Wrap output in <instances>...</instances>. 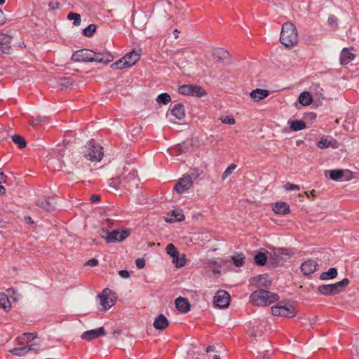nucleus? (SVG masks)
Wrapping results in <instances>:
<instances>
[{"mask_svg":"<svg viewBox=\"0 0 359 359\" xmlns=\"http://www.w3.org/2000/svg\"><path fill=\"white\" fill-rule=\"evenodd\" d=\"M106 332L103 327H98L94 330H90L84 332L81 337L82 339H85L87 341H91L95 339H97L101 336H105Z\"/></svg>","mask_w":359,"mask_h":359,"instance_id":"nucleus-12","label":"nucleus"},{"mask_svg":"<svg viewBox=\"0 0 359 359\" xmlns=\"http://www.w3.org/2000/svg\"><path fill=\"white\" fill-rule=\"evenodd\" d=\"M114 60V56L110 52H98L93 51V62H97L103 64H107Z\"/></svg>","mask_w":359,"mask_h":359,"instance_id":"nucleus-16","label":"nucleus"},{"mask_svg":"<svg viewBox=\"0 0 359 359\" xmlns=\"http://www.w3.org/2000/svg\"><path fill=\"white\" fill-rule=\"evenodd\" d=\"M140 59V55L133 50L124 56V60L128 62V66L132 67L135 65Z\"/></svg>","mask_w":359,"mask_h":359,"instance_id":"nucleus-26","label":"nucleus"},{"mask_svg":"<svg viewBox=\"0 0 359 359\" xmlns=\"http://www.w3.org/2000/svg\"><path fill=\"white\" fill-rule=\"evenodd\" d=\"M36 205L48 212L52 211L55 208V202L53 198H48V199L39 201Z\"/></svg>","mask_w":359,"mask_h":359,"instance_id":"nucleus-25","label":"nucleus"},{"mask_svg":"<svg viewBox=\"0 0 359 359\" xmlns=\"http://www.w3.org/2000/svg\"><path fill=\"white\" fill-rule=\"evenodd\" d=\"M293 255V253L290 252L287 248H276L269 252V258L271 259L276 264H282L284 261L287 260Z\"/></svg>","mask_w":359,"mask_h":359,"instance_id":"nucleus-8","label":"nucleus"},{"mask_svg":"<svg viewBox=\"0 0 359 359\" xmlns=\"http://www.w3.org/2000/svg\"><path fill=\"white\" fill-rule=\"evenodd\" d=\"M284 189L285 190H299V187L297 184H293L291 183H287L284 185Z\"/></svg>","mask_w":359,"mask_h":359,"instance_id":"nucleus-50","label":"nucleus"},{"mask_svg":"<svg viewBox=\"0 0 359 359\" xmlns=\"http://www.w3.org/2000/svg\"><path fill=\"white\" fill-rule=\"evenodd\" d=\"M213 57L217 62H223L229 57V53L226 50L219 48L215 50Z\"/></svg>","mask_w":359,"mask_h":359,"instance_id":"nucleus-24","label":"nucleus"},{"mask_svg":"<svg viewBox=\"0 0 359 359\" xmlns=\"http://www.w3.org/2000/svg\"><path fill=\"white\" fill-rule=\"evenodd\" d=\"M90 200L93 203H97L100 201V196L99 195H92Z\"/></svg>","mask_w":359,"mask_h":359,"instance_id":"nucleus-55","label":"nucleus"},{"mask_svg":"<svg viewBox=\"0 0 359 359\" xmlns=\"http://www.w3.org/2000/svg\"><path fill=\"white\" fill-rule=\"evenodd\" d=\"M109 185L111 187H113L116 189L120 188L121 187V180L118 177L117 178H111L109 181Z\"/></svg>","mask_w":359,"mask_h":359,"instance_id":"nucleus-44","label":"nucleus"},{"mask_svg":"<svg viewBox=\"0 0 359 359\" xmlns=\"http://www.w3.org/2000/svg\"><path fill=\"white\" fill-rule=\"evenodd\" d=\"M110 293L111 290L107 288L104 289L98 296L100 299V304L103 306L104 310L109 309L115 304V301L109 297Z\"/></svg>","mask_w":359,"mask_h":359,"instance_id":"nucleus-14","label":"nucleus"},{"mask_svg":"<svg viewBox=\"0 0 359 359\" xmlns=\"http://www.w3.org/2000/svg\"><path fill=\"white\" fill-rule=\"evenodd\" d=\"M267 260V256L263 252L257 253L255 257V262L259 266L265 265Z\"/></svg>","mask_w":359,"mask_h":359,"instance_id":"nucleus-35","label":"nucleus"},{"mask_svg":"<svg viewBox=\"0 0 359 359\" xmlns=\"http://www.w3.org/2000/svg\"><path fill=\"white\" fill-rule=\"evenodd\" d=\"M43 122H44V120L43 119V118L37 117V118H32V122H31V125L33 127H38L39 126L42 124V123H43Z\"/></svg>","mask_w":359,"mask_h":359,"instance_id":"nucleus-49","label":"nucleus"},{"mask_svg":"<svg viewBox=\"0 0 359 359\" xmlns=\"http://www.w3.org/2000/svg\"><path fill=\"white\" fill-rule=\"evenodd\" d=\"M318 264L313 260H307L302 264L301 270L306 276L314 273L318 267Z\"/></svg>","mask_w":359,"mask_h":359,"instance_id":"nucleus-18","label":"nucleus"},{"mask_svg":"<svg viewBox=\"0 0 359 359\" xmlns=\"http://www.w3.org/2000/svg\"><path fill=\"white\" fill-rule=\"evenodd\" d=\"M118 274L121 278H128L130 277V273L127 270H121L118 271Z\"/></svg>","mask_w":359,"mask_h":359,"instance_id":"nucleus-54","label":"nucleus"},{"mask_svg":"<svg viewBox=\"0 0 359 359\" xmlns=\"http://www.w3.org/2000/svg\"><path fill=\"white\" fill-rule=\"evenodd\" d=\"M0 306L6 311H8L11 308L8 297L5 293H0Z\"/></svg>","mask_w":359,"mask_h":359,"instance_id":"nucleus-29","label":"nucleus"},{"mask_svg":"<svg viewBox=\"0 0 359 359\" xmlns=\"http://www.w3.org/2000/svg\"><path fill=\"white\" fill-rule=\"evenodd\" d=\"M184 50L183 49H178L177 50L170 53V57H171V59L172 60H175L176 59V56L178 53H180V52H182Z\"/></svg>","mask_w":359,"mask_h":359,"instance_id":"nucleus-56","label":"nucleus"},{"mask_svg":"<svg viewBox=\"0 0 359 359\" xmlns=\"http://www.w3.org/2000/svg\"><path fill=\"white\" fill-rule=\"evenodd\" d=\"M7 177L3 172H0V184L5 183L6 182Z\"/></svg>","mask_w":359,"mask_h":359,"instance_id":"nucleus-57","label":"nucleus"},{"mask_svg":"<svg viewBox=\"0 0 359 359\" xmlns=\"http://www.w3.org/2000/svg\"><path fill=\"white\" fill-rule=\"evenodd\" d=\"M11 50V47L7 42H4L3 39L0 38V54H8Z\"/></svg>","mask_w":359,"mask_h":359,"instance_id":"nucleus-42","label":"nucleus"},{"mask_svg":"<svg viewBox=\"0 0 359 359\" xmlns=\"http://www.w3.org/2000/svg\"><path fill=\"white\" fill-rule=\"evenodd\" d=\"M353 49L344 48L341 52L340 54V64L342 65H346L350 63L352 60L355 57V54L352 53L351 50Z\"/></svg>","mask_w":359,"mask_h":359,"instance_id":"nucleus-17","label":"nucleus"},{"mask_svg":"<svg viewBox=\"0 0 359 359\" xmlns=\"http://www.w3.org/2000/svg\"><path fill=\"white\" fill-rule=\"evenodd\" d=\"M192 85H183L179 88V93L184 95H191Z\"/></svg>","mask_w":359,"mask_h":359,"instance_id":"nucleus-45","label":"nucleus"},{"mask_svg":"<svg viewBox=\"0 0 359 359\" xmlns=\"http://www.w3.org/2000/svg\"><path fill=\"white\" fill-rule=\"evenodd\" d=\"M130 232L129 229H116L107 232L104 238L107 243L121 242L128 238L130 235Z\"/></svg>","mask_w":359,"mask_h":359,"instance_id":"nucleus-7","label":"nucleus"},{"mask_svg":"<svg viewBox=\"0 0 359 359\" xmlns=\"http://www.w3.org/2000/svg\"><path fill=\"white\" fill-rule=\"evenodd\" d=\"M299 102L303 106H308L311 104L313 97L309 92H302L299 96Z\"/></svg>","mask_w":359,"mask_h":359,"instance_id":"nucleus-27","label":"nucleus"},{"mask_svg":"<svg viewBox=\"0 0 359 359\" xmlns=\"http://www.w3.org/2000/svg\"><path fill=\"white\" fill-rule=\"evenodd\" d=\"M269 95V90L265 89L257 88L255 90H253L250 93V96L252 98V100H253L254 102H259L263 99L266 98V97H268Z\"/></svg>","mask_w":359,"mask_h":359,"instance_id":"nucleus-19","label":"nucleus"},{"mask_svg":"<svg viewBox=\"0 0 359 359\" xmlns=\"http://www.w3.org/2000/svg\"><path fill=\"white\" fill-rule=\"evenodd\" d=\"M221 121L225 124L233 125L236 123V120L232 116H226L223 118H221Z\"/></svg>","mask_w":359,"mask_h":359,"instance_id":"nucleus-47","label":"nucleus"},{"mask_svg":"<svg viewBox=\"0 0 359 359\" xmlns=\"http://www.w3.org/2000/svg\"><path fill=\"white\" fill-rule=\"evenodd\" d=\"M13 142L18 145V148L23 149L26 147L27 142L25 139L19 135H14L11 137Z\"/></svg>","mask_w":359,"mask_h":359,"instance_id":"nucleus-32","label":"nucleus"},{"mask_svg":"<svg viewBox=\"0 0 359 359\" xmlns=\"http://www.w3.org/2000/svg\"><path fill=\"white\" fill-rule=\"evenodd\" d=\"M165 250L167 254L169 255L171 257H172V259L176 258L177 255H179V252L177 249L172 243L168 244L165 248Z\"/></svg>","mask_w":359,"mask_h":359,"instance_id":"nucleus-36","label":"nucleus"},{"mask_svg":"<svg viewBox=\"0 0 359 359\" xmlns=\"http://www.w3.org/2000/svg\"><path fill=\"white\" fill-rule=\"evenodd\" d=\"M85 264L88 266H95L98 264V260L95 258H93L87 261Z\"/></svg>","mask_w":359,"mask_h":359,"instance_id":"nucleus-53","label":"nucleus"},{"mask_svg":"<svg viewBox=\"0 0 359 359\" xmlns=\"http://www.w3.org/2000/svg\"><path fill=\"white\" fill-rule=\"evenodd\" d=\"M6 21V18L3 11L0 9V25H3Z\"/></svg>","mask_w":359,"mask_h":359,"instance_id":"nucleus-58","label":"nucleus"},{"mask_svg":"<svg viewBox=\"0 0 359 359\" xmlns=\"http://www.w3.org/2000/svg\"><path fill=\"white\" fill-rule=\"evenodd\" d=\"M128 62L126 60H124V57H123L121 59L118 60L116 62L111 65V67L112 69H123L126 67H130V66H128Z\"/></svg>","mask_w":359,"mask_h":359,"instance_id":"nucleus-38","label":"nucleus"},{"mask_svg":"<svg viewBox=\"0 0 359 359\" xmlns=\"http://www.w3.org/2000/svg\"><path fill=\"white\" fill-rule=\"evenodd\" d=\"M103 155L104 152L102 147L94 143H90L79 156V160L77 161L76 165L81 162V163L79 165V167L85 168L84 164L86 163V161H100Z\"/></svg>","mask_w":359,"mask_h":359,"instance_id":"nucleus-1","label":"nucleus"},{"mask_svg":"<svg viewBox=\"0 0 359 359\" xmlns=\"http://www.w3.org/2000/svg\"><path fill=\"white\" fill-rule=\"evenodd\" d=\"M175 306L177 309L182 313H187L190 309V304L189 301L184 297H178L175 299Z\"/></svg>","mask_w":359,"mask_h":359,"instance_id":"nucleus-21","label":"nucleus"},{"mask_svg":"<svg viewBox=\"0 0 359 359\" xmlns=\"http://www.w3.org/2000/svg\"><path fill=\"white\" fill-rule=\"evenodd\" d=\"M273 210L279 215H287L289 214L290 206L285 202H278L273 206Z\"/></svg>","mask_w":359,"mask_h":359,"instance_id":"nucleus-23","label":"nucleus"},{"mask_svg":"<svg viewBox=\"0 0 359 359\" xmlns=\"http://www.w3.org/2000/svg\"><path fill=\"white\" fill-rule=\"evenodd\" d=\"M273 316L286 318H292L296 316V311L293 306L286 301L278 302L275 306L271 308Z\"/></svg>","mask_w":359,"mask_h":359,"instance_id":"nucleus-4","label":"nucleus"},{"mask_svg":"<svg viewBox=\"0 0 359 359\" xmlns=\"http://www.w3.org/2000/svg\"><path fill=\"white\" fill-rule=\"evenodd\" d=\"M170 113L175 118V119H170V121L176 123L175 120L182 121L185 117L184 107L181 103L176 104L170 109Z\"/></svg>","mask_w":359,"mask_h":359,"instance_id":"nucleus-13","label":"nucleus"},{"mask_svg":"<svg viewBox=\"0 0 359 359\" xmlns=\"http://www.w3.org/2000/svg\"><path fill=\"white\" fill-rule=\"evenodd\" d=\"M329 172L330 178L334 181H338L344 177V171L340 169L327 171Z\"/></svg>","mask_w":359,"mask_h":359,"instance_id":"nucleus-30","label":"nucleus"},{"mask_svg":"<svg viewBox=\"0 0 359 359\" xmlns=\"http://www.w3.org/2000/svg\"><path fill=\"white\" fill-rule=\"evenodd\" d=\"M263 359H269V356L266 353H264L263 355Z\"/></svg>","mask_w":359,"mask_h":359,"instance_id":"nucleus-64","label":"nucleus"},{"mask_svg":"<svg viewBox=\"0 0 359 359\" xmlns=\"http://www.w3.org/2000/svg\"><path fill=\"white\" fill-rule=\"evenodd\" d=\"M172 262L177 268L184 266L186 264L185 255H177L176 258L172 259Z\"/></svg>","mask_w":359,"mask_h":359,"instance_id":"nucleus-37","label":"nucleus"},{"mask_svg":"<svg viewBox=\"0 0 359 359\" xmlns=\"http://www.w3.org/2000/svg\"><path fill=\"white\" fill-rule=\"evenodd\" d=\"M153 325L155 329L163 330L168 327L169 322L164 315L160 314L155 318Z\"/></svg>","mask_w":359,"mask_h":359,"instance_id":"nucleus-20","label":"nucleus"},{"mask_svg":"<svg viewBox=\"0 0 359 359\" xmlns=\"http://www.w3.org/2000/svg\"><path fill=\"white\" fill-rule=\"evenodd\" d=\"M32 346H25L22 348H14L10 351V352L18 356L25 355L29 351L32 350Z\"/></svg>","mask_w":359,"mask_h":359,"instance_id":"nucleus-33","label":"nucleus"},{"mask_svg":"<svg viewBox=\"0 0 359 359\" xmlns=\"http://www.w3.org/2000/svg\"><path fill=\"white\" fill-rule=\"evenodd\" d=\"M317 146L320 149H326L328 147L337 149L339 147V144L337 140L331 137H323L318 142Z\"/></svg>","mask_w":359,"mask_h":359,"instance_id":"nucleus-15","label":"nucleus"},{"mask_svg":"<svg viewBox=\"0 0 359 359\" xmlns=\"http://www.w3.org/2000/svg\"><path fill=\"white\" fill-rule=\"evenodd\" d=\"M280 41L287 48H292L297 44L298 34L296 27L293 23L287 22L283 25Z\"/></svg>","mask_w":359,"mask_h":359,"instance_id":"nucleus-2","label":"nucleus"},{"mask_svg":"<svg viewBox=\"0 0 359 359\" xmlns=\"http://www.w3.org/2000/svg\"><path fill=\"white\" fill-rule=\"evenodd\" d=\"M97 26L94 24L89 25L83 30V34L87 37H91L96 31Z\"/></svg>","mask_w":359,"mask_h":359,"instance_id":"nucleus-40","label":"nucleus"},{"mask_svg":"<svg viewBox=\"0 0 359 359\" xmlns=\"http://www.w3.org/2000/svg\"><path fill=\"white\" fill-rule=\"evenodd\" d=\"M25 221L29 224H34V221L32 220V217L29 216H25Z\"/></svg>","mask_w":359,"mask_h":359,"instance_id":"nucleus-59","label":"nucleus"},{"mask_svg":"<svg viewBox=\"0 0 359 359\" xmlns=\"http://www.w3.org/2000/svg\"><path fill=\"white\" fill-rule=\"evenodd\" d=\"M215 351V347L214 346H208L206 348V352L207 353H210V352H212V351Z\"/></svg>","mask_w":359,"mask_h":359,"instance_id":"nucleus-60","label":"nucleus"},{"mask_svg":"<svg viewBox=\"0 0 359 359\" xmlns=\"http://www.w3.org/2000/svg\"><path fill=\"white\" fill-rule=\"evenodd\" d=\"M23 335L28 341H32L37 337L36 333L25 332Z\"/></svg>","mask_w":359,"mask_h":359,"instance_id":"nucleus-52","label":"nucleus"},{"mask_svg":"<svg viewBox=\"0 0 359 359\" xmlns=\"http://www.w3.org/2000/svg\"><path fill=\"white\" fill-rule=\"evenodd\" d=\"M236 164H231L223 172L222 175V180H225L229 175H230L233 171L236 169Z\"/></svg>","mask_w":359,"mask_h":359,"instance_id":"nucleus-46","label":"nucleus"},{"mask_svg":"<svg viewBox=\"0 0 359 359\" xmlns=\"http://www.w3.org/2000/svg\"><path fill=\"white\" fill-rule=\"evenodd\" d=\"M337 275V270L335 268H330L327 271L320 274L321 280H327L334 278Z\"/></svg>","mask_w":359,"mask_h":359,"instance_id":"nucleus-31","label":"nucleus"},{"mask_svg":"<svg viewBox=\"0 0 359 359\" xmlns=\"http://www.w3.org/2000/svg\"><path fill=\"white\" fill-rule=\"evenodd\" d=\"M231 258L233 262V264L238 267L242 266L245 262V257L242 254L233 255Z\"/></svg>","mask_w":359,"mask_h":359,"instance_id":"nucleus-41","label":"nucleus"},{"mask_svg":"<svg viewBox=\"0 0 359 359\" xmlns=\"http://www.w3.org/2000/svg\"><path fill=\"white\" fill-rule=\"evenodd\" d=\"M171 101V98L169 94L163 93L160 94L157 98L156 102L159 104H167Z\"/></svg>","mask_w":359,"mask_h":359,"instance_id":"nucleus-39","label":"nucleus"},{"mask_svg":"<svg viewBox=\"0 0 359 359\" xmlns=\"http://www.w3.org/2000/svg\"><path fill=\"white\" fill-rule=\"evenodd\" d=\"M6 192V189L4 186L0 184V195L4 194Z\"/></svg>","mask_w":359,"mask_h":359,"instance_id":"nucleus-61","label":"nucleus"},{"mask_svg":"<svg viewBox=\"0 0 359 359\" xmlns=\"http://www.w3.org/2000/svg\"><path fill=\"white\" fill-rule=\"evenodd\" d=\"M179 32H180L177 29L174 30L173 34H174V36H175V39H177L178 38V33Z\"/></svg>","mask_w":359,"mask_h":359,"instance_id":"nucleus-62","label":"nucleus"},{"mask_svg":"<svg viewBox=\"0 0 359 359\" xmlns=\"http://www.w3.org/2000/svg\"><path fill=\"white\" fill-rule=\"evenodd\" d=\"M230 302V295L224 290H219L214 297V304L217 307L226 308Z\"/></svg>","mask_w":359,"mask_h":359,"instance_id":"nucleus-10","label":"nucleus"},{"mask_svg":"<svg viewBox=\"0 0 359 359\" xmlns=\"http://www.w3.org/2000/svg\"><path fill=\"white\" fill-rule=\"evenodd\" d=\"M279 297L271 292L259 290L253 292L250 296V302L258 306H264L277 302Z\"/></svg>","mask_w":359,"mask_h":359,"instance_id":"nucleus-3","label":"nucleus"},{"mask_svg":"<svg viewBox=\"0 0 359 359\" xmlns=\"http://www.w3.org/2000/svg\"><path fill=\"white\" fill-rule=\"evenodd\" d=\"M121 180V187L130 189L133 186L137 185L138 181L137 172L135 170L128 171L123 169V172L119 176Z\"/></svg>","mask_w":359,"mask_h":359,"instance_id":"nucleus-6","label":"nucleus"},{"mask_svg":"<svg viewBox=\"0 0 359 359\" xmlns=\"http://www.w3.org/2000/svg\"><path fill=\"white\" fill-rule=\"evenodd\" d=\"M349 283L348 278H344L334 284L322 285L318 287L319 292L323 295H334L340 293Z\"/></svg>","mask_w":359,"mask_h":359,"instance_id":"nucleus-5","label":"nucleus"},{"mask_svg":"<svg viewBox=\"0 0 359 359\" xmlns=\"http://www.w3.org/2000/svg\"><path fill=\"white\" fill-rule=\"evenodd\" d=\"M184 215L180 210H173L170 216L165 217V221L168 223H173L175 222H181L184 219Z\"/></svg>","mask_w":359,"mask_h":359,"instance_id":"nucleus-22","label":"nucleus"},{"mask_svg":"<svg viewBox=\"0 0 359 359\" xmlns=\"http://www.w3.org/2000/svg\"><path fill=\"white\" fill-rule=\"evenodd\" d=\"M328 23L330 26L333 27H337L338 25V19L334 15H330L328 18Z\"/></svg>","mask_w":359,"mask_h":359,"instance_id":"nucleus-48","label":"nucleus"},{"mask_svg":"<svg viewBox=\"0 0 359 359\" xmlns=\"http://www.w3.org/2000/svg\"><path fill=\"white\" fill-rule=\"evenodd\" d=\"M193 185L192 179L189 175L179 180L175 184V189L179 194H182L189 189Z\"/></svg>","mask_w":359,"mask_h":359,"instance_id":"nucleus-11","label":"nucleus"},{"mask_svg":"<svg viewBox=\"0 0 359 359\" xmlns=\"http://www.w3.org/2000/svg\"><path fill=\"white\" fill-rule=\"evenodd\" d=\"M93 51L89 49H81L75 51L72 55L74 62H93Z\"/></svg>","mask_w":359,"mask_h":359,"instance_id":"nucleus-9","label":"nucleus"},{"mask_svg":"<svg viewBox=\"0 0 359 359\" xmlns=\"http://www.w3.org/2000/svg\"><path fill=\"white\" fill-rule=\"evenodd\" d=\"M136 266L141 269L145 266V260L143 258H138L135 260Z\"/></svg>","mask_w":359,"mask_h":359,"instance_id":"nucleus-51","label":"nucleus"},{"mask_svg":"<svg viewBox=\"0 0 359 359\" xmlns=\"http://www.w3.org/2000/svg\"><path fill=\"white\" fill-rule=\"evenodd\" d=\"M288 123L290 124V129L292 131H299L306 127L305 122L302 120L290 121H288Z\"/></svg>","mask_w":359,"mask_h":359,"instance_id":"nucleus-28","label":"nucleus"},{"mask_svg":"<svg viewBox=\"0 0 359 359\" xmlns=\"http://www.w3.org/2000/svg\"><path fill=\"white\" fill-rule=\"evenodd\" d=\"M67 18L70 20H74V25L76 26H79L81 24V15L79 13H69Z\"/></svg>","mask_w":359,"mask_h":359,"instance_id":"nucleus-43","label":"nucleus"},{"mask_svg":"<svg viewBox=\"0 0 359 359\" xmlns=\"http://www.w3.org/2000/svg\"><path fill=\"white\" fill-rule=\"evenodd\" d=\"M106 221L107 222L108 226H110V224L112 223V220L110 219H107Z\"/></svg>","mask_w":359,"mask_h":359,"instance_id":"nucleus-63","label":"nucleus"},{"mask_svg":"<svg viewBox=\"0 0 359 359\" xmlns=\"http://www.w3.org/2000/svg\"><path fill=\"white\" fill-rule=\"evenodd\" d=\"M205 94V90L202 87L192 85L191 89V96L201 97L204 96Z\"/></svg>","mask_w":359,"mask_h":359,"instance_id":"nucleus-34","label":"nucleus"}]
</instances>
